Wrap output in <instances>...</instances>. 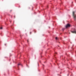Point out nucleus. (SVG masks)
<instances>
[{"label": "nucleus", "instance_id": "1", "mask_svg": "<svg viewBox=\"0 0 76 76\" xmlns=\"http://www.w3.org/2000/svg\"><path fill=\"white\" fill-rule=\"evenodd\" d=\"M75 12L74 11L73 12V15L74 17V19L75 20H76V15L75 14Z\"/></svg>", "mask_w": 76, "mask_h": 76}, {"label": "nucleus", "instance_id": "2", "mask_svg": "<svg viewBox=\"0 0 76 76\" xmlns=\"http://www.w3.org/2000/svg\"><path fill=\"white\" fill-rule=\"evenodd\" d=\"M66 28H69V27H70V24H67L66 25Z\"/></svg>", "mask_w": 76, "mask_h": 76}, {"label": "nucleus", "instance_id": "3", "mask_svg": "<svg viewBox=\"0 0 76 76\" xmlns=\"http://www.w3.org/2000/svg\"><path fill=\"white\" fill-rule=\"evenodd\" d=\"M72 33L73 34H76V31H71Z\"/></svg>", "mask_w": 76, "mask_h": 76}, {"label": "nucleus", "instance_id": "4", "mask_svg": "<svg viewBox=\"0 0 76 76\" xmlns=\"http://www.w3.org/2000/svg\"><path fill=\"white\" fill-rule=\"evenodd\" d=\"M21 65V64H18V66H19Z\"/></svg>", "mask_w": 76, "mask_h": 76}, {"label": "nucleus", "instance_id": "5", "mask_svg": "<svg viewBox=\"0 0 76 76\" xmlns=\"http://www.w3.org/2000/svg\"><path fill=\"white\" fill-rule=\"evenodd\" d=\"M3 29V28L2 27H0V29Z\"/></svg>", "mask_w": 76, "mask_h": 76}, {"label": "nucleus", "instance_id": "6", "mask_svg": "<svg viewBox=\"0 0 76 76\" xmlns=\"http://www.w3.org/2000/svg\"><path fill=\"white\" fill-rule=\"evenodd\" d=\"M56 40H57V37H56Z\"/></svg>", "mask_w": 76, "mask_h": 76}, {"label": "nucleus", "instance_id": "7", "mask_svg": "<svg viewBox=\"0 0 76 76\" xmlns=\"http://www.w3.org/2000/svg\"><path fill=\"white\" fill-rule=\"evenodd\" d=\"M27 42H29V40H27Z\"/></svg>", "mask_w": 76, "mask_h": 76}, {"label": "nucleus", "instance_id": "8", "mask_svg": "<svg viewBox=\"0 0 76 76\" xmlns=\"http://www.w3.org/2000/svg\"><path fill=\"white\" fill-rule=\"evenodd\" d=\"M63 31H64V29H63Z\"/></svg>", "mask_w": 76, "mask_h": 76}, {"label": "nucleus", "instance_id": "9", "mask_svg": "<svg viewBox=\"0 0 76 76\" xmlns=\"http://www.w3.org/2000/svg\"><path fill=\"white\" fill-rule=\"evenodd\" d=\"M56 54H57V53H56Z\"/></svg>", "mask_w": 76, "mask_h": 76}, {"label": "nucleus", "instance_id": "10", "mask_svg": "<svg viewBox=\"0 0 76 76\" xmlns=\"http://www.w3.org/2000/svg\"><path fill=\"white\" fill-rule=\"evenodd\" d=\"M43 66H44V65H43Z\"/></svg>", "mask_w": 76, "mask_h": 76}]
</instances>
